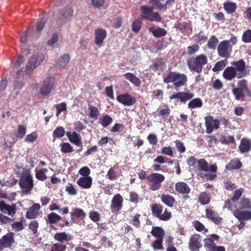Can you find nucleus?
<instances>
[{
    "instance_id": "1",
    "label": "nucleus",
    "mask_w": 251,
    "mask_h": 251,
    "mask_svg": "<svg viewBox=\"0 0 251 251\" xmlns=\"http://www.w3.org/2000/svg\"><path fill=\"white\" fill-rule=\"evenodd\" d=\"M30 28L27 27L25 31L21 35L20 41L21 42V55L17 60V64L21 66L25 61H27L25 72L26 75H30L31 74V54L29 46L28 44V39L30 38Z\"/></svg>"
},
{
    "instance_id": "2",
    "label": "nucleus",
    "mask_w": 251,
    "mask_h": 251,
    "mask_svg": "<svg viewBox=\"0 0 251 251\" xmlns=\"http://www.w3.org/2000/svg\"><path fill=\"white\" fill-rule=\"evenodd\" d=\"M232 66L226 67L223 73V77L226 80H231L237 77L240 78L247 75L246 62L242 59L230 62Z\"/></svg>"
},
{
    "instance_id": "3",
    "label": "nucleus",
    "mask_w": 251,
    "mask_h": 251,
    "mask_svg": "<svg viewBox=\"0 0 251 251\" xmlns=\"http://www.w3.org/2000/svg\"><path fill=\"white\" fill-rule=\"evenodd\" d=\"M239 208L233 210L232 214L239 221L251 220V201L242 198L238 202Z\"/></svg>"
},
{
    "instance_id": "4",
    "label": "nucleus",
    "mask_w": 251,
    "mask_h": 251,
    "mask_svg": "<svg viewBox=\"0 0 251 251\" xmlns=\"http://www.w3.org/2000/svg\"><path fill=\"white\" fill-rule=\"evenodd\" d=\"M187 163L190 167L195 168L199 172L216 173L218 169L216 164L209 165L205 159H198L194 156H190L187 160Z\"/></svg>"
},
{
    "instance_id": "5",
    "label": "nucleus",
    "mask_w": 251,
    "mask_h": 251,
    "mask_svg": "<svg viewBox=\"0 0 251 251\" xmlns=\"http://www.w3.org/2000/svg\"><path fill=\"white\" fill-rule=\"evenodd\" d=\"M232 88V92L236 100H243L245 97L251 98V91L247 80L243 79L238 80L237 87H235L233 84Z\"/></svg>"
},
{
    "instance_id": "6",
    "label": "nucleus",
    "mask_w": 251,
    "mask_h": 251,
    "mask_svg": "<svg viewBox=\"0 0 251 251\" xmlns=\"http://www.w3.org/2000/svg\"><path fill=\"white\" fill-rule=\"evenodd\" d=\"M207 62V56L204 54H201L190 58L187 61V65L191 71L201 73L203 66Z\"/></svg>"
},
{
    "instance_id": "7",
    "label": "nucleus",
    "mask_w": 251,
    "mask_h": 251,
    "mask_svg": "<svg viewBox=\"0 0 251 251\" xmlns=\"http://www.w3.org/2000/svg\"><path fill=\"white\" fill-rule=\"evenodd\" d=\"M163 81L167 83L174 82L175 87L178 88L186 84L187 77L184 74L170 72L167 76L164 77Z\"/></svg>"
},
{
    "instance_id": "8",
    "label": "nucleus",
    "mask_w": 251,
    "mask_h": 251,
    "mask_svg": "<svg viewBox=\"0 0 251 251\" xmlns=\"http://www.w3.org/2000/svg\"><path fill=\"white\" fill-rule=\"evenodd\" d=\"M165 176L158 173H153L147 176L150 190L155 191L160 189L162 183L165 180Z\"/></svg>"
},
{
    "instance_id": "9",
    "label": "nucleus",
    "mask_w": 251,
    "mask_h": 251,
    "mask_svg": "<svg viewBox=\"0 0 251 251\" xmlns=\"http://www.w3.org/2000/svg\"><path fill=\"white\" fill-rule=\"evenodd\" d=\"M142 12L141 17L142 19L151 22H161L162 18L157 12H153V7L147 5H142L140 7Z\"/></svg>"
},
{
    "instance_id": "10",
    "label": "nucleus",
    "mask_w": 251,
    "mask_h": 251,
    "mask_svg": "<svg viewBox=\"0 0 251 251\" xmlns=\"http://www.w3.org/2000/svg\"><path fill=\"white\" fill-rule=\"evenodd\" d=\"M151 212L152 215L160 220L166 221L171 219L172 213L170 211L167 210L166 208L163 213H162L163 210V206L159 203L153 204L151 206Z\"/></svg>"
},
{
    "instance_id": "11",
    "label": "nucleus",
    "mask_w": 251,
    "mask_h": 251,
    "mask_svg": "<svg viewBox=\"0 0 251 251\" xmlns=\"http://www.w3.org/2000/svg\"><path fill=\"white\" fill-rule=\"evenodd\" d=\"M232 50V45L229 41L225 40L221 41L217 47L218 55L222 58L227 59L230 56Z\"/></svg>"
},
{
    "instance_id": "12",
    "label": "nucleus",
    "mask_w": 251,
    "mask_h": 251,
    "mask_svg": "<svg viewBox=\"0 0 251 251\" xmlns=\"http://www.w3.org/2000/svg\"><path fill=\"white\" fill-rule=\"evenodd\" d=\"M15 243L14 235L12 232L7 233L0 238V251L5 248L12 249Z\"/></svg>"
},
{
    "instance_id": "13",
    "label": "nucleus",
    "mask_w": 251,
    "mask_h": 251,
    "mask_svg": "<svg viewBox=\"0 0 251 251\" xmlns=\"http://www.w3.org/2000/svg\"><path fill=\"white\" fill-rule=\"evenodd\" d=\"M206 132L207 134L211 133L214 129H218L220 127V121L214 119L212 116L208 115L204 117Z\"/></svg>"
},
{
    "instance_id": "14",
    "label": "nucleus",
    "mask_w": 251,
    "mask_h": 251,
    "mask_svg": "<svg viewBox=\"0 0 251 251\" xmlns=\"http://www.w3.org/2000/svg\"><path fill=\"white\" fill-rule=\"evenodd\" d=\"M201 236L200 234L195 233L191 235L189 241L188 248L191 251H200L202 247Z\"/></svg>"
},
{
    "instance_id": "15",
    "label": "nucleus",
    "mask_w": 251,
    "mask_h": 251,
    "mask_svg": "<svg viewBox=\"0 0 251 251\" xmlns=\"http://www.w3.org/2000/svg\"><path fill=\"white\" fill-rule=\"evenodd\" d=\"M19 185L23 188V193H28L31 190V176L29 174L22 175L19 180Z\"/></svg>"
},
{
    "instance_id": "16",
    "label": "nucleus",
    "mask_w": 251,
    "mask_h": 251,
    "mask_svg": "<svg viewBox=\"0 0 251 251\" xmlns=\"http://www.w3.org/2000/svg\"><path fill=\"white\" fill-rule=\"evenodd\" d=\"M116 99L119 103L127 106L133 105L137 101L136 98L132 97L128 93L119 95L117 96Z\"/></svg>"
},
{
    "instance_id": "17",
    "label": "nucleus",
    "mask_w": 251,
    "mask_h": 251,
    "mask_svg": "<svg viewBox=\"0 0 251 251\" xmlns=\"http://www.w3.org/2000/svg\"><path fill=\"white\" fill-rule=\"evenodd\" d=\"M124 202L123 197L120 194L115 195L111 202L110 209L113 212L120 211L123 208V203Z\"/></svg>"
},
{
    "instance_id": "18",
    "label": "nucleus",
    "mask_w": 251,
    "mask_h": 251,
    "mask_svg": "<svg viewBox=\"0 0 251 251\" xmlns=\"http://www.w3.org/2000/svg\"><path fill=\"white\" fill-rule=\"evenodd\" d=\"M194 97V94L192 92H179L174 94L170 97V100L178 99L183 103H185L187 101L191 100Z\"/></svg>"
},
{
    "instance_id": "19",
    "label": "nucleus",
    "mask_w": 251,
    "mask_h": 251,
    "mask_svg": "<svg viewBox=\"0 0 251 251\" xmlns=\"http://www.w3.org/2000/svg\"><path fill=\"white\" fill-rule=\"evenodd\" d=\"M54 85L53 78L51 77L47 78L41 87L40 92L43 96H46L50 93Z\"/></svg>"
},
{
    "instance_id": "20",
    "label": "nucleus",
    "mask_w": 251,
    "mask_h": 251,
    "mask_svg": "<svg viewBox=\"0 0 251 251\" xmlns=\"http://www.w3.org/2000/svg\"><path fill=\"white\" fill-rule=\"evenodd\" d=\"M95 43L100 47L103 41L105 39L107 32L105 29L102 28H97L94 31Z\"/></svg>"
},
{
    "instance_id": "21",
    "label": "nucleus",
    "mask_w": 251,
    "mask_h": 251,
    "mask_svg": "<svg viewBox=\"0 0 251 251\" xmlns=\"http://www.w3.org/2000/svg\"><path fill=\"white\" fill-rule=\"evenodd\" d=\"M175 27L177 30L180 31L183 34L189 33L192 31V26L191 22L177 21L175 23Z\"/></svg>"
},
{
    "instance_id": "22",
    "label": "nucleus",
    "mask_w": 251,
    "mask_h": 251,
    "mask_svg": "<svg viewBox=\"0 0 251 251\" xmlns=\"http://www.w3.org/2000/svg\"><path fill=\"white\" fill-rule=\"evenodd\" d=\"M204 247L208 251H226L225 247L222 246H217L213 240L206 238L204 240Z\"/></svg>"
},
{
    "instance_id": "23",
    "label": "nucleus",
    "mask_w": 251,
    "mask_h": 251,
    "mask_svg": "<svg viewBox=\"0 0 251 251\" xmlns=\"http://www.w3.org/2000/svg\"><path fill=\"white\" fill-rule=\"evenodd\" d=\"M66 135L69 141L75 146H81L82 145L81 137L76 131H74L72 132L71 131L67 132Z\"/></svg>"
},
{
    "instance_id": "24",
    "label": "nucleus",
    "mask_w": 251,
    "mask_h": 251,
    "mask_svg": "<svg viewBox=\"0 0 251 251\" xmlns=\"http://www.w3.org/2000/svg\"><path fill=\"white\" fill-rule=\"evenodd\" d=\"M0 211L4 213L7 212L9 215L13 216L16 212V205L15 204L9 205L4 201H0Z\"/></svg>"
},
{
    "instance_id": "25",
    "label": "nucleus",
    "mask_w": 251,
    "mask_h": 251,
    "mask_svg": "<svg viewBox=\"0 0 251 251\" xmlns=\"http://www.w3.org/2000/svg\"><path fill=\"white\" fill-rule=\"evenodd\" d=\"M205 215L207 219L215 224L218 225L222 222L223 218L220 217L217 213L209 208L205 209Z\"/></svg>"
},
{
    "instance_id": "26",
    "label": "nucleus",
    "mask_w": 251,
    "mask_h": 251,
    "mask_svg": "<svg viewBox=\"0 0 251 251\" xmlns=\"http://www.w3.org/2000/svg\"><path fill=\"white\" fill-rule=\"evenodd\" d=\"M77 185L83 189L91 188L92 184V178L90 176L80 177L76 181Z\"/></svg>"
},
{
    "instance_id": "27",
    "label": "nucleus",
    "mask_w": 251,
    "mask_h": 251,
    "mask_svg": "<svg viewBox=\"0 0 251 251\" xmlns=\"http://www.w3.org/2000/svg\"><path fill=\"white\" fill-rule=\"evenodd\" d=\"M60 17L57 19L58 22H66L69 20L73 15V10L70 8H66L60 11Z\"/></svg>"
},
{
    "instance_id": "28",
    "label": "nucleus",
    "mask_w": 251,
    "mask_h": 251,
    "mask_svg": "<svg viewBox=\"0 0 251 251\" xmlns=\"http://www.w3.org/2000/svg\"><path fill=\"white\" fill-rule=\"evenodd\" d=\"M71 219L70 220L71 224L75 223V218H80L83 219L86 217V214L84 211L79 208H74L73 209V212L70 213Z\"/></svg>"
},
{
    "instance_id": "29",
    "label": "nucleus",
    "mask_w": 251,
    "mask_h": 251,
    "mask_svg": "<svg viewBox=\"0 0 251 251\" xmlns=\"http://www.w3.org/2000/svg\"><path fill=\"white\" fill-rule=\"evenodd\" d=\"M175 188L176 192L183 194H188L191 190L189 185L184 182H178L176 183Z\"/></svg>"
},
{
    "instance_id": "30",
    "label": "nucleus",
    "mask_w": 251,
    "mask_h": 251,
    "mask_svg": "<svg viewBox=\"0 0 251 251\" xmlns=\"http://www.w3.org/2000/svg\"><path fill=\"white\" fill-rule=\"evenodd\" d=\"M156 112L157 116L161 117L163 119H166L170 115L171 110L167 104L163 103L160 108L157 110Z\"/></svg>"
},
{
    "instance_id": "31",
    "label": "nucleus",
    "mask_w": 251,
    "mask_h": 251,
    "mask_svg": "<svg viewBox=\"0 0 251 251\" xmlns=\"http://www.w3.org/2000/svg\"><path fill=\"white\" fill-rule=\"evenodd\" d=\"M70 60V56L68 54H64L60 56L56 61L55 67L62 68L66 66Z\"/></svg>"
},
{
    "instance_id": "32",
    "label": "nucleus",
    "mask_w": 251,
    "mask_h": 251,
    "mask_svg": "<svg viewBox=\"0 0 251 251\" xmlns=\"http://www.w3.org/2000/svg\"><path fill=\"white\" fill-rule=\"evenodd\" d=\"M161 200L163 203L171 207H173L176 202L175 198L169 194H162Z\"/></svg>"
},
{
    "instance_id": "33",
    "label": "nucleus",
    "mask_w": 251,
    "mask_h": 251,
    "mask_svg": "<svg viewBox=\"0 0 251 251\" xmlns=\"http://www.w3.org/2000/svg\"><path fill=\"white\" fill-rule=\"evenodd\" d=\"M210 200V194L206 192H202L198 196V202L202 205L209 203Z\"/></svg>"
},
{
    "instance_id": "34",
    "label": "nucleus",
    "mask_w": 251,
    "mask_h": 251,
    "mask_svg": "<svg viewBox=\"0 0 251 251\" xmlns=\"http://www.w3.org/2000/svg\"><path fill=\"white\" fill-rule=\"evenodd\" d=\"M239 149L241 153L249 151L251 150V142L247 139H242Z\"/></svg>"
},
{
    "instance_id": "35",
    "label": "nucleus",
    "mask_w": 251,
    "mask_h": 251,
    "mask_svg": "<svg viewBox=\"0 0 251 251\" xmlns=\"http://www.w3.org/2000/svg\"><path fill=\"white\" fill-rule=\"evenodd\" d=\"M125 78L129 80L131 83L133 84L135 86H139L141 84L140 79L133 74L131 73H127L123 75Z\"/></svg>"
},
{
    "instance_id": "36",
    "label": "nucleus",
    "mask_w": 251,
    "mask_h": 251,
    "mask_svg": "<svg viewBox=\"0 0 251 251\" xmlns=\"http://www.w3.org/2000/svg\"><path fill=\"white\" fill-rule=\"evenodd\" d=\"M149 30L155 37H161L164 36L167 34V31L161 27L154 28V27H150Z\"/></svg>"
},
{
    "instance_id": "37",
    "label": "nucleus",
    "mask_w": 251,
    "mask_h": 251,
    "mask_svg": "<svg viewBox=\"0 0 251 251\" xmlns=\"http://www.w3.org/2000/svg\"><path fill=\"white\" fill-rule=\"evenodd\" d=\"M43 53H39L32 55V70L37 67L44 60Z\"/></svg>"
},
{
    "instance_id": "38",
    "label": "nucleus",
    "mask_w": 251,
    "mask_h": 251,
    "mask_svg": "<svg viewBox=\"0 0 251 251\" xmlns=\"http://www.w3.org/2000/svg\"><path fill=\"white\" fill-rule=\"evenodd\" d=\"M242 166L241 162L237 158L232 159L226 166V169L227 170H237Z\"/></svg>"
},
{
    "instance_id": "39",
    "label": "nucleus",
    "mask_w": 251,
    "mask_h": 251,
    "mask_svg": "<svg viewBox=\"0 0 251 251\" xmlns=\"http://www.w3.org/2000/svg\"><path fill=\"white\" fill-rule=\"evenodd\" d=\"M151 234L156 239H163L165 235V232L161 227L154 226L152 228Z\"/></svg>"
},
{
    "instance_id": "40",
    "label": "nucleus",
    "mask_w": 251,
    "mask_h": 251,
    "mask_svg": "<svg viewBox=\"0 0 251 251\" xmlns=\"http://www.w3.org/2000/svg\"><path fill=\"white\" fill-rule=\"evenodd\" d=\"M223 7L225 10L228 14H232L234 12L237 8L236 3L227 1L223 3Z\"/></svg>"
},
{
    "instance_id": "41",
    "label": "nucleus",
    "mask_w": 251,
    "mask_h": 251,
    "mask_svg": "<svg viewBox=\"0 0 251 251\" xmlns=\"http://www.w3.org/2000/svg\"><path fill=\"white\" fill-rule=\"evenodd\" d=\"M54 239L57 241L63 242L68 241L71 240V236L65 232L56 233L54 235Z\"/></svg>"
},
{
    "instance_id": "42",
    "label": "nucleus",
    "mask_w": 251,
    "mask_h": 251,
    "mask_svg": "<svg viewBox=\"0 0 251 251\" xmlns=\"http://www.w3.org/2000/svg\"><path fill=\"white\" fill-rule=\"evenodd\" d=\"M202 106V101L200 98H195L191 100L188 104V107L191 109L201 108Z\"/></svg>"
},
{
    "instance_id": "43",
    "label": "nucleus",
    "mask_w": 251,
    "mask_h": 251,
    "mask_svg": "<svg viewBox=\"0 0 251 251\" xmlns=\"http://www.w3.org/2000/svg\"><path fill=\"white\" fill-rule=\"evenodd\" d=\"M88 109L89 110V117L94 120H97L100 114L98 108L94 105L89 104Z\"/></svg>"
},
{
    "instance_id": "44",
    "label": "nucleus",
    "mask_w": 251,
    "mask_h": 251,
    "mask_svg": "<svg viewBox=\"0 0 251 251\" xmlns=\"http://www.w3.org/2000/svg\"><path fill=\"white\" fill-rule=\"evenodd\" d=\"M62 220V217L54 212H51L48 215L47 222L50 224H56Z\"/></svg>"
},
{
    "instance_id": "45",
    "label": "nucleus",
    "mask_w": 251,
    "mask_h": 251,
    "mask_svg": "<svg viewBox=\"0 0 251 251\" xmlns=\"http://www.w3.org/2000/svg\"><path fill=\"white\" fill-rule=\"evenodd\" d=\"M228 64L227 59L218 61L216 63L214 67L212 68L214 72H217L222 71Z\"/></svg>"
},
{
    "instance_id": "46",
    "label": "nucleus",
    "mask_w": 251,
    "mask_h": 251,
    "mask_svg": "<svg viewBox=\"0 0 251 251\" xmlns=\"http://www.w3.org/2000/svg\"><path fill=\"white\" fill-rule=\"evenodd\" d=\"M164 65L165 63L162 58H156L153 61L152 68V69H154L155 71H156L161 69Z\"/></svg>"
},
{
    "instance_id": "47",
    "label": "nucleus",
    "mask_w": 251,
    "mask_h": 251,
    "mask_svg": "<svg viewBox=\"0 0 251 251\" xmlns=\"http://www.w3.org/2000/svg\"><path fill=\"white\" fill-rule=\"evenodd\" d=\"M61 151L64 153H71L74 151L72 146L69 143H63L60 144Z\"/></svg>"
},
{
    "instance_id": "48",
    "label": "nucleus",
    "mask_w": 251,
    "mask_h": 251,
    "mask_svg": "<svg viewBox=\"0 0 251 251\" xmlns=\"http://www.w3.org/2000/svg\"><path fill=\"white\" fill-rule=\"evenodd\" d=\"M112 118L108 115H105L100 119V124L103 127H107L112 122Z\"/></svg>"
},
{
    "instance_id": "49",
    "label": "nucleus",
    "mask_w": 251,
    "mask_h": 251,
    "mask_svg": "<svg viewBox=\"0 0 251 251\" xmlns=\"http://www.w3.org/2000/svg\"><path fill=\"white\" fill-rule=\"evenodd\" d=\"M218 42V39L215 35H213L210 38L208 41V47L210 49H215Z\"/></svg>"
},
{
    "instance_id": "50",
    "label": "nucleus",
    "mask_w": 251,
    "mask_h": 251,
    "mask_svg": "<svg viewBox=\"0 0 251 251\" xmlns=\"http://www.w3.org/2000/svg\"><path fill=\"white\" fill-rule=\"evenodd\" d=\"M200 49V47L198 45L193 44L192 46H189L187 48V54L189 55H192L197 53Z\"/></svg>"
},
{
    "instance_id": "51",
    "label": "nucleus",
    "mask_w": 251,
    "mask_h": 251,
    "mask_svg": "<svg viewBox=\"0 0 251 251\" xmlns=\"http://www.w3.org/2000/svg\"><path fill=\"white\" fill-rule=\"evenodd\" d=\"M65 130L63 127L59 126L56 127L53 132V136L54 137L60 138L65 135Z\"/></svg>"
},
{
    "instance_id": "52",
    "label": "nucleus",
    "mask_w": 251,
    "mask_h": 251,
    "mask_svg": "<svg viewBox=\"0 0 251 251\" xmlns=\"http://www.w3.org/2000/svg\"><path fill=\"white\" fill-rule=\"evenodd\" d=\"M163 239H156L152 244L154 250H163L164 248L162 245Z\"/></svg>"
},
{
    "instance_id": "53",
    "label": "nucleus",
    "mask_w": 251,
    "mask_h": 251,
    "mask_svg": "<svg viewBox=\"0 0 251 251\" xmlns=\"http://www.w3.org/2000/svg\"><path fill=\"white\" fill-rule=\"evenodd\" d=\"M106 176L110 180H114L118 178V174L115 171L114 167L110 168L107 172Z\"/></svg>"
},
{
    "instance_id": "54",
    "label": "nucleus",
    "mask_w": 251,
    "mask_h": 251,
    "mask_svg": "<svg viewBox=\"0 0 251 251\" xmlns=\"http://www.w3.org/2000/svg\"><path fill=\"white\" fill-rule=\"evenodd\" d=\"M161 153L172 157L174 155L173 149L171 146L164 147L161 149Z\"/></svg>"
},
{
    "instance_id": "55",
    "label": "nucleus",
    "mask_w": 251,
    "mask_h": 251,
    "mask_svg": "<svg viewBox=\"0 0 251 251\" xmlns=\"http://www.w3.org/2000/svg\"><path fill=\"white\" fill-rule=\"evenodd\" d=\"M224 187L227 191H232L236 187L234 183H233L230 180L225 179L223 181Z\"/></svg>"
},
{
    "instance_id": "56",
    "label": "nucleus",
    "mask_w": 251,
    "mask_h": 251,
    "mask_svg": "<svg viewBox=\"0 0 251 251\" xmlns=\"http://www.w3.org/2000/svg\"><path fill=\"white\" fill-rule=\"evenodd\" d=\"M160 0H150V2L154 6L156 7L159 10H163L164 11H166L167 7H166L164 4H162Z\"/></svg>"
},
{
    "instance_id": "57",
    "label": "nucleus",
    "mask_w": 251,
    "mask_h": 251,
    "mask_svg": "<svg viewBox=\"0 0 251 251\" xmlns=\"http://www.w3.org/2000/svg\"><path fill=\"white\" fill-rule=\"evenodd\" d=\"M142 22L139 20H136L132 24V30L135 33H137L140 30Z\"/></svg>"
},
{
    "instance_id": "58",
    "label": "nucleus",
    "mask_w": 251,
    "mask_h": 251,
    "mask_svg": "<svg viewBox=\"0 0 251 251\" xmlns=\"http://www.w3.org/2000/svg\"><path fill=\"white\" fill-rule=\"evenodd\" d=\"M89 218L94 222L96 223L100 220V214L96 211H91L89 213Z\"/></svg>"
},
{
    "instance_id": "59",
    "label": "nucleus",
    "mask_w": 251,
    "mask_h": 251,
    "mask_svg": "<svg viewBox=\"0 0 251 251\" xmlns=\"http://www.w3.org/2000/svg\"><path fill=\"white\" fill-rule=\"evenodd\" d=\"M154 162L157 163L159 164H162L166 162L168 163H172V162L171 161L170 159L167 158L166 157H164L162 155H158L156 157L155 159L153 160Z\"/></svg>"
},
{
    "instance_id": "60",
    "label": "nucleus",
    "mask_w": 251,
    "mask_h": 251,
    "mask_svg": "<svg viewBox=\"0 0 251 251\" xmlns=\"http://www.w3.org/2000/svg\"><path fill=\"white\" fill-rule=\"evenodd\" d=\"M66 246L59 243H55L52 247L50 251H65Z\"/></svg>"
},
{
    "instance_id": "61",
    "label": "nucleus",
    "mask_w": 251,
    "mask_h": 251,
    "mask_svg": "<svg viewBox=\"0 0 251 251\" xmlns=\"http://www.w3.org/2000/svg\"><path fill=\"white\" fill-rule=\"evenodd\" d=\"M242 41L245 43L251 42V30H246L242 35Z\"/></svg>"
},
{
    "instance_id": "62",
    "label": "nucleus",
    "mask_w": 251,
    "mask_h": 251,
    "mask_svg": "<svg viewBox=\"0 0 251 251\" xmlns=\"http://www.w3.org/2000/svg\"><path fill=\"white\" fill-rule=\"evenodd\" d=\"M243 191L244 189L243 188H240L235 190L234 192L233 196L231 198L232 201L233 202L237 201L242 196Z\"/></svg>"
},
{
    "instance_id": "63",
    "label": "nucleus",
    "mask_w": 251,
    "mask_h": 251,
    "mask_svg": "<svg viewBox=\"0 0 251 251\" xmlns=\"http://www.w3.org/2000/svg\"><path fill=\"white\" fill-rule=\"evenodd\" d=\"M26 132V128L23 125H19L17 131L15 134L17 137L20 138H23L25 135Z\"/></svg>"
},
{
    "instance_id": "64",
    "label": "nucleus",
    "mask_w": 251,
    "mask_h": 251,
    "mask_svg": "<svg viewBox=\"0 0 251 251\" xmlns=\"http://www.w3.org/2000/svg\"><path fill=\"white\" fill-rule=\"evenodd\" d=\"M193 224L196 230L198 231L202 232L204 230L205 232L207 231V230L205 229L204 225L199 221H194Z\"/></svg>"
}]
</instances>
